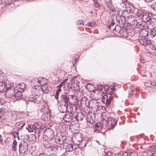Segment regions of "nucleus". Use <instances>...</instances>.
<instances>
[{"label": "nucleus", "instance_id": "864d4df0", "mask_svg": "<svg viewBox=\"0 0 156 156\" xmlns=\"http://www.w3.org/2000/svg\"><path fill=\"white\" fill-rule=\"evenodd\" d=\"M77 24L78 25L83 26L84 24L83 23V20H79L77 22Z\"/></svg>", "mask_w": 156, "mask_h": 156}, {"label": "nucleus", "instance_id": "49530a36", "mask_svg": "<svg viewBox=\"0 0 156 156\" xmlns=\"http://www.w3.org/2000/svg\"><path fill=\"white\" fill-rule=\"evenodd\" d=\"M50 118H42L41 119L42 120L45 121L46 123L49 124L50 122Z\"/></svg>", "mask_w": 156, "mask_h": 156}, {"label": "nucleus", "instance_id": "bb28decb", "mask_svg": "<svg viewBox=\"0 0 156 156\" xmlns=\"http://www.w3.org/2000/svg\"><path fill=\"white\" fill-rule=\"evenodd\" d=\"M63 90L64 91V94H68L70 92V90L68 84H66V85L63 87Z\"/></svg>", "mask_w": 156, "mask_h": 156}, {"label": "nucleus", "instance_id": "393cba45", "mask_svg": "<svg viewBox=\"0 0 156 156\" xmlns=\"http://www.w3.org/2000/svg\"><path fill=\"white\" fill-rule=\"evenodd\" d=\"M145 12L143 10L138 9L136 15L140 17L142 20V18H143Z\"/></svg>", "mask_w": 156, "mask_h": 156}, {"label": "nucleus", "instance_id": "9b49d317", "mask_svg": "<svg viewBox=\"0 0 156 156\" xmlns=\"http://www.w3.org/2000/svg\"><path fill=\"white\" fill-rule=\"evenodd\" d=\"M124 12L122 13V16H118L116 17V20L118 21V23L120 25H124L126 23V18L123 15Z\"/></svg>", "mask_w": 156, "mask_h": 156}, {"label": "nucleus", "instance_id": "b1692460", "mask_svg": "<svg viewBox=\"0 0 156 156\" xmlns=\"http://www.w3.org/2000/svg\"><path fill=\"white\" fill-rule=\"evenodd\" d=\"M134 90V88L133 86L131 85L129 87V88L128 90V93L129 95L128 97L129 98H132L133 95V92Z\"/></svg>", "mask_w": 156, "mask_h": 156}, {"label": "nucleus", "instance_id": "72a5a7b5", "mask_svg": "<svg viewBox=\"0 0 156 156\" xmlns=\"http://www.w3.org/2000/svg\"><path fill=\"white\" fill-rule=\"evenodd\" d=\"M5 85L4 83L0 82V92H3L4 91Z\"/></svg>", "mask_w": 156, "mask_h": 156}, {"label": "nucleus", "instance_id": "6e6d98bb", "mask_svg": "<svg viewBox=\"0 0 156 156\" xmlns=\"http://www.w3.org/2000/svg\"><path fill=\"white\" fill-rule=\"evenodd\" d=\"M129 156H138L136 152H130Z\"/></svg>", "mask_w": 156, "mask_h": 156}, {"label": "nucleus", "instance_id": "c756f323", "mask_svg": "<svg viewBox=\"0 0 156 156\" xmlns=\"http://www.w3.org/2000/svg\"><path fill=\"white\" fill-rule=\"evenodd\" d=\"M66 151L70 152L73 150L72 144H67L66 147Z\"/></svg>", "mask_w": 156, "mask_h": 156}, {"label": "nucleus", "instance_id": "de8ad7c7", "mask_svg": "<svg viewBox=\"0 0 156 156\" xmlns=\"http://www.w3.org/2000/svg\"><path fill=\"white\" fill-rule=\"evenodd\" d=\"M109 87L107 85H104V89L105 91V92L108 93L109 92Z\"/></svg>", "mask_w": 156, "mask_h": 156}, {"label": "nucleus", "instance_id": "680f3d73", "mask_svg": "<svg viewBox=\"0 0 156 156\" xmlns=\"http://www.w3.org/2000/svg\"><path fill=\"white\" fill-rule=\"evenodd\" d=\"M86 142L85 143H83V142L82 141V143L81 144V147H85L86 145Z\"/></svg>", "mask_w": 156, "mask_h": 156}, {"label": "nucleus", "instance_id": "6ab92c4d", "mask_svg": "<svg viewBox=\"0 0 156 156\" xmlns=\"http://www.w3.org/2000/svg\"><path fill=\"white\" fill-rule=\"evenodd\" d=\"M26 129L29 132H33L35 134L36 136H37V129L34 128V125H28L26 128Z\"/></svg>", "mask_w": 156, "mask_h": 156}, {"label": "nucleus", "instance_id": "f704fd0d", "mask_svg": "<svg viewBox=\"0 0 156 156\" xmlns=\"http://www.w3.org/2000/svg\"><path fill=\"white\" fill-rule=\"evenodd\" d=\"M135 27H136L137 28L140 29V30H142V29L144 28L145 27H144L142 25V24H141L140 23L138 22H137L136 24H135Z\"/></svg>", "mask_w": 156, "mask_h": 156}, {"label": "nucleus", "instance_id": "e2e57ef3", "mask_svg": "<svg viewBox=\"0 0 156 156\" xmlns=\"http://www.w3.org/2000/svg\"><path fill=\"white\" fill-rule=\"evenodd\" d=\"M129 155V153L126 152L123 153L122 156H128Z\"/></svg>", "mask_w": 156, "mask_h": 156}, {"label": "nucleus", "instance_id": "58836bf2", "mask_svg": "<svg viewBox=\"0 0 156 156\" xmlns=\"http://www.w3.org/2000/svg\"><path fill=\"white\" fill-rule=\"evenodd\" d=\"M68 80V78H66L64 80L61 82L57 86V87H62L63 86H65V85H66L65 82L66 80Z\"/></svg>", "mask_w": 156, "mask_h": 156}, {"label": "nucleus", "instance_id": "20e7f679", "mask_svg": "<svg viewBox=\"0 0 156 156\" xmlns=\"http://www.w3.org/2000/svg\"><path fill=\"white\" fill-rule=\"evenodd\" d=\"M72 96V95H68L63 94L60 96L59 101L64 102L65 103L64 106L67 108L68 105L70 104Z\"/></svg>", "mask_w": 156, "mask_h": 156}, {"label": "nucleus", "instance_id": "473e14b6", "mask_svg": "<svg viewBox=\"0 0 156 156\" xmlns=\"http://www.w3.org/2000/svg\"><path fill=\"white\" fill-rule=\"evenodd\" d=\"M109 21L110 23L108 27L109 28V30H110L112 29V27L115 25V20H113V19L112 18H111V19L109 20Z\"/></svg>", "mask_w": 156, "mask_h": 156}, {"label": "nucleus", "instance_id": "ea45409f", "mask_svg": "<svg viewBox=\"0 0 156 156\" xmlns=\"http://www.w3.org/2000/svg\"><path fill=\"white\" fill-rule=\"evenodd\" d=\"M147 47L149 49L152 50L154 51L156 50V47L151 43Z\"/></svg>", "mask_w": 156, "mask_h": 156}, {"label": "nucleus", "instance_id": "5fc2aeb1", "mask_svg": "<svg viewBox=\"0 0 156 156\" xmlns=\"http://www.w3.org/2000/svg\"><path fill=\"white\" fill-rule=\"evenodd\" d=\"M151 7L153 10L156 11V2L151 5Z\"/></svg>", "mask_w": 156, "mask_h": 156}, {"label": "nucleus", "instance_id": "423d86ee", "mask_svg": "<svg viewBox=\"0 0 156 156\" xmlns=\"http://www.w3.org/2000/svg\"><path fill=\"white\" fill-rule=\"evenodd\" d=\"M28 147V144L25 140H22L19 145V152L20 153H24L27 151Z\"/></svg>", "mask_w": 156, "mask_h": 156}, {"label": "nucleus", "instance_id": "aec40b11", "mask_svg": "<svg viewBox=\"0 0 156 156\" xmlns=\"http://www.w3.org/2000/svg\"><path fill=\"white\" fill-rule=\"evenodd\" d=\"M149 22L151 25H156V15L152 14Z\"/></svg>", "mask_w": 156, "mask_h": 156}, {"label": "nucleus", "instance_id": "2eb2a0df", "mask_svg": "<svg viewBox=\"0 0 156 156\" xmlns=\"http://www.w3.org/2000/svg\"><path fill=\"white\" fill-rule=\"evenodd\" d=\"M112 30H113V32L114 35L118 36L119 35L120 32L122 31V28L121 26L117 25L113 29V27L112 28Z\"/></svg>", "mask_w": 156, "mask_h": 156}, {"label": "nucleus", "instance_id": "bf43d9fd", "mask_svg": "<svg viewBox=\"0 0 156 156\" xmlns=\"http://www.w3.org/2000/svg\"><path fill=\"white\" fill-rule=\"evenodd\" d=\"M87 25L88 27H92L94 26V23L91 22H88L87 23Z\"/></svg>", "mask_w": 156, "mask_h": 156}, {"label": "nucleus", "instance_id": "79ce46f5", "mask_svg": "<svg viewBox=\"0 0 156 156\" xmlns=\"http://www.w3.org/2000/svg\"><path fill=\"white\" fill-rule=\"evenodd\" d=\"M151 43V40L148 39L147 38L145 41V44H144V46L148 47Z\"/></svg>", "mask_w": 156, "mask_h": 156}, {"label": "nucleus", "instance_id": "c9c22d12", "mask_svg": "<svg viewBox=\"0 0 156 156\" xmlns=\"http://www.w3.org/2000/svg\"><path fill=\"white\" fill-rule=\"evenodd\" d=\"M36 136L34 134L30 135V141L32 143H34L36 141Z\"/></svg>", "mask_w": 156, "mask_h": 156}, {"label": "nucleus", "instance_id": "a211bd4d", "mask_svg": "<svg viewBox=\"0 0 156 156\" xmlns=\"http://www.w3.org/2000/svg\"><path fill=\"white\" fill-rule=\"evenodd\" d=\"M22 92H23L18 90L16 93H15L14 98L17 100L23 99L24 98Z\"/></svg>", "mask_w": 156, "mask_h": 156}, {"label": "nucleus", "instance_id": "69168bd1", "mask_svg": "<svg viewBox=\"0 0 156 156\" xmlns=\"http://www.w3.org/2000/svg\"><path fill=\"white\" fill-rule=\"evenodd\" d=\"M57 88H58V89L56 90V92H57L58 93H59L62 90L61 89V87H57Z\"/></svg>", "mask_w": 156, "mask_h": 156}, {"label": "nucleus", "instance_id": "37998d69", "mask_svg": "<svg viewBox=\"0 0 156 156\" xmlns=\"http://www.w3.org/2000/svg\"><path fill=\"white\" fill-rule=\"evenodd\" d=\"M80 143V141H79L78 144H75L74 143V144H72L73 150L76 149L79 147V144Z\"/></svg>", "mask_w": 156, "mask_h": 156}, {"label": "nucleus", "instance_id": "a878e982", "mask_svg": "<svg viewBox=\"0 0 156 156\" xmlns=\"http://www.w3.org/2000/svg\"><path fill=\"white\" fill-rule=\"evenodd\" d=\"M17 143L16 140H14L13 142L12 145V151H16L17 150V148L16 147L17 146Z\"/></svg>", "mask_w": 156, "mask_h": 156}, {"label": "nucleus", "instance_id": "4468645a", "mask_svg": "<svg viewBox=\"0 0 156 156\" xmlns=\"http://www.w3.org/2000/svg\"><path fill=\"white\" fill-rule=\"evenodd\" d=\"M144 85L147 87L156 88V83L153 80H149L144 83Z\"/></svg>", "mask_w": 156, "mask_h": 156}, {"label": "nucleus", "instance_id": "1a4fd4ad", "mask_svg": "<svg viewBox=\"0 0 156 156\" xmlns=\"http://www.w3.org/2000/svg\"><path fill=\"white\" fill-rule=\"evenodd\" d=\"M105 97H103L101 99L102 103L104 104H106L107 107L110 106L111 101L113 99V97L111 94H108V95H105Z\"/></svg>", "mask_w": 156, "mask_h": 156}, {"label": "nucleus", "instance_id": "0e129e2a", "mask_svg": "<svg viewBox=\"0 0 156 156\" xmlns=\"http://www.w3.org/2000/svg\"><path fill=\"white\" fill-rule=\"evenodd\" d=\"M26 139L27 141L30 142V136L27 135L26 137Z\"/></svg>", "mask_w": 156, "mask_h": 156}, {"label": "nucleus", "instance_id": "c03bdc74", "mask_svg": "<svg viewBox=\"0 0 156 156\" xmlns=\"http://www.w3.org/2000/svg\"><path fill=\"white\" fill-rule=\"evenodd\" d=\"M95 7L96 8H99L100 6V3L99 1L97 0L94 3Z\"/></svg>", "mask_w": 156, "mask_h": 156}, {"label": "nucleus", "instance_id": "9d476101", "mask_svg": "<svg viewBox=\"0 0 156 156\" xmlns=\"http://www.w3.org/2000/svg\"><path fill=\"white\" fill-rule=\"evenodd\" d=\"M126 21L128 23L133 25L134 27H135V24H136L137 22L136 18L133 15H129L127 16Z\"/></svg>", "mask_w": 156, "mask_h": 156}, {"label": "nucleus", "instance_id": "c85d7f7f", "mask_svg": "<svg viewBox=\"0 0 156 156\" xmlns=\"http://www.w3.org/2000/svg\"><path fill=\"white\" fill-rule=\"evenodd\" d=\"M149 35L151 37H154L156 35V30L154 28L150 29L149 31Z\"/></svg>", "mask_w": 156, "mask_h": 156}, {"label": "nucleus", "instance_id": "412c9836", "mask_svg": "<svg viewBox=\"0 0 156 156\" xmlns=\"http://www.w3.org/2000/svg\"><path fill=\"white\" fill-rule=\"evenodd\" d=\"M106 5L109 9L113 11L115 10L114 7L112 6V1L111 0H106L105 2Z\"/></svg>", "mask_w": 156, "mask_h": 156}, {"label": "nucleus", "instance_id": "f8f14e48", "mask_svg": "<svg viewBox=\"0 0 156 156\" xmlns=\"http://www.w3.org/2000/svg\"><path fill=\"white\" fill-rule=\"evenodd\" d=\"M41 123L40 122H36L34 123V128L37 129V137H39L41 134Z\"/></svg>", "mask_w": 156, "mask_h": 156}, {"label": "nucleus", "instance_id": "13d9d810", "mask_svg": "<svg viewBox=\"0 0 156 156\" xmlns=\"http://www.w3.org/2000/svg\"><path fill=\"white\" fill-rule=\"evenodd\" d=\"M103 156H112V153L110 152H108L107 153H106Z\"/></svg>", "mask_w": 156, "mask_h": 156}, {"label": "nucleus", "instance_id": "6e6552de", "mask_svg": "<svg viewBox=\"0 0 156 156\" xmlns=\"http://www.w3.org/2000/svg\"><path fill=\"white\" fill-rule=\"evenodd\" d=\"M13 87H6L5 90L6 96L8 98H12L14 97L15 90Z\"/></svg>", "mask_w": 156, "mask_h": 156}, {"label": "nucleus", "instance_id": "052dcab7", "mask_svg": "<svg viewBox=\"0 0 156 156\" xmlns=\"http://www.w3.org/2000/svg\"><path fill=\"white\" fill-rule=\"evenodd\" d=\"M74 118L77 121H81L83 119V118Z\"/></svg>", "mask_w": 156, "mask_h": 156}, {"label": "nucleus", "instance_id": "f3484780", "mask_svg": "<svg viewBox=\"0 0 156 156\" xmlns=\"http://www.w3.org/2000/svg\"><path fill=\"white\" fill-rule=\"evenodd\" d=\"M149 29L147 27H145L144 28L142 29L140 32V34L141 36L143 37H147L148 35V31Z\"/></svg>", "mask_w": 156, "mask_h": 156}, {"label": "nucleus", "instance_id": "a18cd8bd", "mask_svg": "<svg viewBox=\"0 0 156 156\" xmlns=\"http://www.w3.org/2000/svg\"><path fill=\"white\" fill-rule=\"evenodd\" d=\"M126 33L125 31H123V30H122V31L121 32H120L119 34V35L118 36H122L123 37H125L126 36Z\"/></svg>", "mask_w": 156, "mask_h": 156}, {"label": "nucleus", "instance_id": "2f4dec72", "mask_svg": "<svg viewBox=\"0 0 156 156\" xmlns=\"http://www.w3.org/2000/svg\"><path fill=\"white\" fill-rule=\"evenodd\" d=\"M87 99L86 98L84 97L83 98H82L80 100V108L82 107H85V103L86 102V101Z\"/></svg>", "mask_w": 156, "mask_h": 156}, {"label": "nucleus", "instance_id": "f257e3e1", "mask_svg": "<svg viewBox=\"0 0 156 156\" xmlns=\"http://www.w3.org/2000/svg\"><path fill=\"white\" fill-rule=\"evenodd\" d=\"M101 118L100 122H97L94 127V131L99 132L101 130L103 126H107L109 129L113 128L115 126L116 121L113 120V118H107L106 120L104 118Z\"/></svg>", "mask_w": 156, "mask_h": 156}, {"label": "nucleus", "instance_id": "e433bc0d", "mask_svg": "<svg viewBox=\"0 0 156 156\" xmlns=\"http://www.w3.org/2000/svg\"><path fill=\"white\" fill-rule=\"evenodd\" d=\"M91 102V101H89L88 99H87L86 102L85 103V106L86 108H93V106L92 105H90V103Z\"/></svg>", "mask_w": 156, "mask_h": 156}, {"label": "nucleus", "instance_id": "7ed1b4c3", "mask_svg": "<svg viewBox=\"0 0 156 156\" xmlns=\"http://www.w3.org/2000/svg\"><path fill=\"white\" fill-rule=\"evenodd\" d=\"M41 98L40 92H37V93H34L29 96L28 98L29 101L37 104H39L41 101Z\"/></svg>", "mask_w": 156, "mask_h": 156}, {"label": "nucleus", "instance_id": "09e8293b", "mask_svg": "<svg viewBox=\"0 0 156 156\" xmlns=\"http://www.w3.org/2000/svg\"><path fill=\"white\" fill-rule=\"evenodd\" d=\"M109 87L107 85H104V89L105 91V92L108 93L109 92Z\"/></svg>", "mask_w": 156, "mask_h": 156}, {"label": "nucleus", "instance_id": "4c0bfd02", "mask_svg": "<svg viewBox=\"0 0 156 156\" xmlns=\"http://www.w3.org/2000/svg\"><path fill=\"white\" fill-rule=\"evenodd\" d=\"M104 89V85L102 84H98L97 86V90L98 91H102Z\"/></svg>", "mask_w": 156, "mask_h": 156}, {"label": "nucleus", "instance_id": "4be33fe9", "mask_svg": "<svg viewBox=\"0 0 156 156\" xmlns=\"http://www.w3.org/2000/svg\"><path fill=\"white\" fill-rule=\"evenodd\" d=\"M46 147L48 148L49 151H55L58 149V146L56 145H47Z\"/></svg>", "mask_w": 156, "mask_h": 156}, {"label": "nucleus", "instance_id": "f03ea898", "mask_svg": "<svg viewBox=\"0 0 156 156\" xmlns=\"http://www.w3.org/2000/svg\"><path fill=\"white\" fill-rule=\"evenodd\" d=\"M44 134L43 140L44 141H49L52 140L54 137L53 131L50 128L46 129L44 131Z\"/></svg>", "mask_w": 156, "mask_h": 156}, {"label": "nucleus", "instance_id": "3c124183", "mask_svg": "<svg viewBox=\"0 0 156 156\" xmlns=\"http://www.w3.org/2000/svg\"><path fill=\"white\" fill-rule=\"evenodd\" d=\"M56 100L58 102L59 93L56 92L55 94L54 95Z\"/></svg>", "mask_w": 156, "mask_h": 156}, {"label": "nucleus", "instance_id": "dca6fc26", "mask_svg": "<svg viewBox=\"0 0 156 156\" xmlns=\"http://www.w3.org/2000/svg\"><path fill=\"white\" fill-rule=\"evenodd\" d=\"M42 85L43 87H40L39 89L40 90H39V92L41 91L40 89H41L42 91H43L44 93L48 94L49 92V91L51 90H51V88L50 87H49L48 86L47 84V83H46L44 84V86L43 84H41Z\"/></svg>", "mask_w": 156, "mask_h": 156}, {"label": "nucleus", "instance_id": "ddd939ff", "mask_svg": "<svg viewBox=\"0 0 156 156\" xmlns=\"http://www.w3.org/2000/svg\"><path fill=\"white\" fill-rule=\"evenodd\" d=\"M152 14V13L151 12H145L143 18H142V21L144 22L149 21Z\"/></svg>", "mask_w": 156, "mask_h": 156}, {"label": "nucleus", "instance_id": "4d7b16f0", "mask_svg": "<svg viewBox=\"0 0 156 156\" xmlns=\"http://www.w3.org/2000/svg\"><path fill=\"white\" fill-rule=\"evenodd\" d=\"M115 91V87H113L111 88V91H109L108 93V94H110L109 93H112Z\"/></svg>", "mask_w": 156, "mask_h": 156}, {"label": "nucleus", "instance_id": "cd10ccee", "mask_svg": "<svg viewBox=\"0 0 156 156\" xmlns=\"http://www.w3.org/2000/svg\"><path fill=\"white\" fill-rule=\"evenodd\" d=\"M73 118H62V119L66 123H71L74 121Z\"/></svg>", "mask_w": 156, "mask_h": 156}, {"label": "nucleus", "instance_id": "a19ab883", "mask_svg": "<svg viewBox=\"0 0 156 156\" xmlns=\"http://www.w3.org/2000/svg\"><path fill=\"white\" fill-rule=\"evenodd\" d=\"M146 37H144L142 39H139V42L142 45L144 46V44H145V41L146 39Z\"/></svg>", "mask_w": 156, "mask_h": 156}, {"label": "nucleus", "instance_id": "603ef678", "mask_svg": "<svg viewBox=\"0 0 156 156\" xmlns=\"http://www.w3.org/2000/svg\"><path fill=\"white\" fill-rule=\"evenodd\" d=\"M50 117V114H48L47 112H45L42 115V117Z\"/></svg>", "mask_w": 156, "mask_h": 156}, {"label": "nucleus", "instance_id": "774afa93", "mask_svg": "<svg viewBox=\"0 0 156 156\" xmlns=\"http://www.w3.org/2000/svg\"><path fill=\"white\" fill-rule=\"evenodd\" d=\"M151 156H156V151H154L153 152Z\"/></svg>", "mask_w": 156, "mask_h": 156}, {"label": "nucleus", "instance_id": "338daca9", "mask_svg": "<svg viewBox=\"0 0 156 156\" xmlns=\"http://www.w3.org/2000/svg\"><path fill=\"white\" fill-rule=\"evenodd\" d=\"M39 156H49L47 155L46 154H44V153L40 154Z\"/></svg>", "mask_w": 156, "mask_h": 156}, {"label": "nucleus", "instance_id": "0eeeda50", "mask_svg": "<svg viewBox=\"0 0 156 156\" xmlns=\"http://www.w3.org/2000/svg\"><path fill=\"white\" fill-rule=\"evenodd\" d=\"M80 100L75 95H72L69 105H74L77 108H80Z\"/></svg>", "mask_w": 156, "mask_h": 156}, {"label": "nucleus", "instance_id": "8fccbe9b", "mask_svg": "<svg viewBox=\"0 0 156 156\" xmlns=\"http://www.w3.org/2000/svg\"><path fill=\"white\" fill-rule=\"evenodd\" d=\"M19 133L17 132H13L12 133V134L14 137L15 138L16 137L18 136Z\"/></svg>", "mask_w": 156, "mask_h": 156}, {"label": "nucleus", "instance_id": "7c9ffc66", "mask_svg": "<svg viewBox=\"0 0 156 156\" xmlns=\"http://www.w3.org/2000/svg\"><path fill=\"white\" fill-rule=\"evenodd\" d=\"M96 118H86V120L87 122H89L90 124L94 123L95 121Z\"/></svg>", "mask_w": 156, "mask_h": 156}, {"label": "nucleus", "instance_id": "5701e85b", "mask_svg": "<svg viewBox=\"0 0 156 156\" xmlns=\"http://www.w3.org/2000/svg\"><path fill=\"white\" fill-rule=\"evenodd\" d=\"M26 85V84L24 83H19L18 86V90L20 91L23 92L25 89Z\"/></svg>", "mask_w": 156, "mask_h": 156}, {"label": "nucleus", "instance_id": "39448f33", "mask_svg": "<svg viewBox=\"0 0 156 156\" xmlns=\"http://www.w3.org/2000/svg\"><path fill=\"white\" fill-rule=\"evenodd\" d=\"M41 78H39L38 79L34 78L31 80L30 85L34 89L37 90V87L39 89L40 85H41Z\"/></svg>", "mask_w": 156, "mask_h": 156}]
</instances>
